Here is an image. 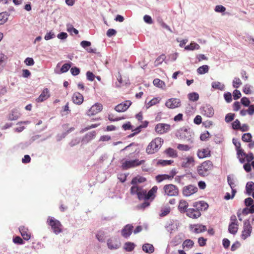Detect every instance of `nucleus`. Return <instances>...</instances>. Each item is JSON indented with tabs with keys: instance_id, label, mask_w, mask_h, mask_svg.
Returning <instances> with one entry per match:
<instances>
[{
	"instance_id": "nucleus-40",
	"label": "nucleus",
	"mask_w": 254,
	"mask_h": 254,
	"mask_svg": "<svg viewBox=\"0 0 254 254\" xmlns=\"http://www.w3.org/2000/svg\"><path fill=\"white\" fill-rule=\"evenodd\" d=\"M135 247V244L131 242H127L125 244L124 249L127 252H131Z\"/></svg>"
},
{
	"instance_id": "nucleus-9",
	"label": "nucleus",
	"mask_w": 254,
	"mask_h": 254,
	"mask_svg": "<svg viewBox=\"0 0 254 254\" xmlns=\"http://www.w3.org/2000/svg\"><path fill=\"white\" fill-rule=\"evenodd\" d=\"M197 190L198 189L196 187L190 185L184 187L183 189V193L185 196H190L196 192Z\"/></svg>"
},
{
	"instance_id": "nucleus-13",
	"label": "nucleus",
	"mask_w": 254,
	"mask_h": 254,
	"mask_svg": "<svg viewBox=\"0 0 254 254\" xmlns=\"http://www.w3.org/2000/svg\"><path fill=\"white\" fill-rule=\"evenodd\" d=\"M50 97V93L48 88H45L42 91L39 96L36 99L38 103L42 102Z\"/></svg>"
},
{
	"instance_id": "nucleus-51",
	"label": "nucleus",
	"mask_w": 254,
	"mask_h": 254,
	"mask_svg": "<svg viewBox=\"0 0 254 254\" xmlns=\"http://www.w3.org/2000/svg\"><path fill=\"white\" fill-rule=\"evenodd\" d=\"M173 162L172 160H159L157 164L161 165L162 166H167L169 165Z\"/></svg>"
},
{
	"instance_id": "nucleus-34",
	"label": "nucleus",
	"mask_w": 254,
	"mask_h": 254,
	"mask_svg": "<svg viewBox=\"0 0 254 254\" xmlns=\"http://www.w3.org/2000/svg\"><path fill=\"white\" fill-rule=\"evenodd\" d=\"M212 87L215 89L223 91L225 89V85L220 82L216 81L212 83Z\"/></svg>"
},
{
	"instance_id": "nucleus-22",
	"label": "nucleus",
	"mask_w": 254,
	"mask_h": 254,
	"mask_svg": "<svg viewBox=\"0 0 254 254\" xmlns=\"http://www.w3.org/2000/svg\"><path fill=\"white\" fill-rule=\"evenodd\" d=\"M72 101L74 103L80 105L83 101V97L80 93L76 92L72 96Z\"/></svg>"
},
{
	"instance_id": "nucleus-11",
	"label": "nucleus",
	"mask_w": 254,
	"mask_h": 254,
	"mask_svg": "<svg viewBox=\"0 0 254 254\" xmlns=\"http://www.w3.org/2000/svg\"><path fill=\"white\" fill-rule=\"evenodd\" d=\"M165 105L169 108L174 109L181 106V101L179 99L171 98L166 101Z\"/></svg>"
},
{
	"instance_id": "nucleus-37",
	"label": "nucleus",
	"mask_w": 254,
	"mask_h": 254,
	"mask_svg": "<svg viewBox=\"0 0 254 254\" xmlns=\"http://www.w3.org/2000/svg\"><path fill=\"white\" fill-rule=\"evenodd\" d=\"M189 99L192 102L196 101L199 99V95L196 92H191L188 95Z\"/></svg>"
},
{
	"instance_id": "nucleus-58",
	"label": "nucleus",
	"mask_w": 254,
	"mask_h": 254,
	"mask_svg": "<svg viewBox=\"0 0 254 254\" xmlns=\"http://www.w3.org/2000/svg\"><path fill=\"white\" fill-rule=\"evenodd\" d=\"M91 43L89 41H82L80 43V45L82 47L86 50L88 47L90 46Z\"/></svg>"
},
{
	"instance_id": "nucleus-23",
	"label": "nucleus",
	"mask_w": 254,
	"mask_h": 254,
	"mask_svg": "<svg viewBox=\"0 0 254 254\" xmlns=\"http://www.w3.org/2000/svg\"><path fill=\"white\" fill-rule=\"evenodd\" d=\"M19 232L23 238L25 240H28L30 238V234L28 233V229L24 226L19 228Z\"/></svg>"
},
{
	"instance_id": "nucleus-15",
	"label": "nucleus",
	"mask_w": 254,
	"mask_h": 254,
	"mask_svg": "<svg viewBox=\"0 0 254 254\" xmlns=\"http://www.w3.org/2000/svg\"><path fill=\"white\" fill-rule=\"evenodd\" d=\"M191 230L195 233H200L206 231L207 228L205 225L202 224H195L190 225Z\"/></svg>"
},
{
	"instance_id": "nucleus-28",
	"label": "nucleus",
	"mask_w": 254,
	"mask_h": 254,
	"mask_svg": "<svg viewBox=\"0 0 254 254\" xmlns=\"http://www.w3.org/2000/svg\"><path fill=\"white\" fill-rule=\"evenodd\" d=\"M7 57L2 53H0V72L3 70L6 63Z\"/></svg>"
},
{
	"instance_id": "nucleus-43",
	"label": "nucleus",
	"mask_w": 254,
	"mask_h": 254,
	"mask_svg": "<svg viewBox=\"0 0 254 254\" xmlns=\"http://www.w3.org/2000/svg\"><path fill=\"white\" fill-rule=\"evenodd\" d=\"M137 197L139 199H146V190H144L142 188H141V190L138 191V193H137Z\"/></svg>"
},
{
	"instance_id": "nucleus-35",
	"label": "nucleus",
	"mask_w": 254,
	"mask_h": 254,
	"mask_svg": "<svg viewBox=\"0 0 254 254\" xmlns=\"http://www.w3.org/2000/svg\"><path fill=\"white\" fill-rule=\"evenodd\" d=\"M20 117V113L16 111H12L9 115L8 119L10 121L17 120Z\"/></svg>"
},
{
	"instance_id": "nucleus-3",
	"label": "nucleus",
	"mask_w": 254,
	"mask_h": 254,
	"mask_svg": "<svg viewBox=\"0 0 254 254\" xmlns=\"http://www.w3.org/2000/svg\"><path fill=\"white\" fill-rule=\"evenodd\" d=\"M192 135L190 130L186 128H180L176 133V136L190 143L193 141Z\"/></svg>"
},
{
	"instance_id": "nucleus-20",
	"label": "nucleus",
	"mask_w": 254,
	"mask_h": 254,
	"mask_svg": "<svg viewBox=\"0 0 254 254\" xmlns=\"http://www.w3.org/2000/svg\"><path fill=\"white\" fill-rule=\"evenodd\" d=\"M133 226L131 225H127L122 231V235L125 238L128 237L132 232Z\"/></svg>"
},
{
	"instance_id": "nucleus-5",
	"label": "nucleus",
	"mask_w": 254,
	"mask_h": 254,
	"mask_svg": "<svg viewBox=\"0 0 254 254\" xmlns=\"http://www.w3.org/2000/svg\"><path fill=\"white\" fill-rule=\"evenodd\" d=\"M252 226L249 220H246L244 222L243 230L242 232L241 238L245 240L251 236L252 232Z\"/></svg>"
},
{
	"instance_id": "nucleus-63",
	"label": "nucleus",
	"mask_w": 254,
	"mask_h": 254,
	"mask_svg": "<svg viewBox=\"0 0 254 254\" xmlns=\"http://www.w3.org/2000/svg\"><path fill=\"white\" fill-rule=\"evenodd\" d=\"M233 128L234 129H238L240 128V122L238 120H236L232 124Z\"/></svg>"
},
{
	"instance_id": "nucleus-42",
	"label": "nucleus",
	"mask_w": 254,
	"mask_h": 254,
	"mask_svg": "<svg viewBox=\"0 0 254 254\" xmlns=\"http://www.w3.org/2000/svg\"><path fill=\"white\" fill-rule=\"evenodd\" d=\"M146 181V179L142 177H136L132 179L131 184L136 185L137 183H143Z\"/></svg>"
},
{
	"instance_id": "nucleus-62",
	"label": "nucleus",
	"mask_w": 254,
	"mask_h": 254,
	"mask_svg": "<svg viewBox=\"0 0 254 254\" xmlns=\"http://www.w3.org/2000/svg\"><path fill=\"white\" fill-rule=\"evenodd\" d=\"M55 37V34L54 33L51 31V32H49L48 33H47L45 37H44V39L46 40H50L51 39H53V38Z\"/></svg>"
},
{
	"instance_id": "nucleus-50",
	"label": "nucleus",
	"mask_w": 254,
	"mask_h": 254,
	"mask_svg": "<svg viewBox=\"0 0 254 254\" xmlns=\"http://www.w3.org/2000/svg\"><path fill=\"white\" fill-rule=\"evenodd\" d=\"M158 102H159L158 99L156 98H154L152 99V100H151L150 101H149L146 104V108L148 109L151 106L156 104Z\"/></svg>"
},
{
	"instance_id": "nucleus-4",
	"label": "nucleus",
	"mask_w": 254,
	"mask_h": 254,
	"mask_svg": "<svg viewBox=\"0 0 254 254\" xmlns=\"http://www.w3.org/2000/svg\"><path fill=\"white\" fill-rule=\"evenodd\" d=\"M48 222L55 234H58L62 231V225L59 220L54 217H49Z\"/></svg>"
},
{
	"instance_id": "nucleus-41",
	"label": "nucleus",
	"mask_w": 254,
	"mask_h": 254,
	"mask_svg": "<svg viewBox=\"0 0 254 254\" xmlns=\"http://www.w3.org/2000/svg\"><path fill=\"white\" fill-rule=\"evenodd\" d=\"M142 187L137 186L136 185H133L130 188V193L132 195L137 194L138 191L141 190Z\"/></svg>"
},
{
	"instance_id": "nucleus-26",
	"label": "nucleus",
	"mask_w": 254,
	"mask_h": 254,
	"mask_svg": "<svg viewBox=\"0 0 254 254\" xmlns=\"http://www.w3.org/2000/svg\"><path fill=\"white\" fill-rule=\"evenodd\" d=\"M210 155V151L208 149H202L197 152V156L199 158H204Z\"/></svg>"
},
{
	"instance_id": "nucleus-59",
	"label": "nucleus",
	"mask_w": 254,
	"mask_h": 254,
	"mask_svg": "<svg viewBox=\"0 0 254 254\" xmlns=\"http://www.w3.org/2000/svg\"><path fill=\"white\" fill-rule=\"evenodd\" d=\"M86 76L88 80L92 81L94 80L95 76V75L91 72L88 71L86 72Z\"/></svg>"
},
{
	"instance_id": "nucleus-21",
	"label": "nucleus",
	"mask_w": 254,
	"mask_h": 254,
	"mask_svg": "<svg viewBox=\"0 0 254 254\" xmlns=\"http://www.w3.org/2000/svg\"><path fill=\"white\" fill-rule=\"evenodd\" d=\"M193 206L195 207L199 211L206 210L208 207V204L203 201L196 202L193 203Z\"/></svg>"
},
{
	"instance_id": "nucleus-19",
	"label": "nucleus",
	"mask_w": 254,
	"mask_h": 254,
	"mask_svg": "<svg viewBox=\"0 0 254 254\" xmlns=\"http://www.w3.org/2000/svg\"><path fill=\"white\" fill-rule=\"evenodd\" d=\"M202 114L207 117H211L214 115L213 109L210 105H206L202 108Z\"/></svg>"
},
{
	"instance_id": "nucleus-46",
	"label": "nucleus",
	"mask_w": 254,
	"mask_h": 254,
	"mask_svg": "<svg viewBox=\"0 0 254 254\" xmlns=\"http://www.w3.org/2000/svg\"><path fill=\"white\" fill-rule=\"evenodd\" d=\"M153 83L155 86L159 88H162L165 85V83L163 81L158 78L154 79Z\"/></svg>"
},
{
	"instance_id": "nucleus-45",
	"label": "nucleus",
	"mask_w": 254,
	"mask_h": 254,
	"mask_svg": "<svg viewBox=\"0 0 254 254\" xmlns=\"http://www.w3.org/2000/svg\"><path fill=\"white\" fill-rule=\"evenodd\" d=\"M252 135L250 133H244L242 137V139L243 141L249 142L251 141Z\"/></svg>"
},
{
	"instance_id": "nucleus-17",
	"label": "nucleus",
	"mask_w": 254,
	"mask_h": 254,
	"mask_svg": "<svg viewBox=\"0 0 254 254\" xmlns=\"http://www.w3.org/2000/svg\"><path fill=\"white\" fill-rule=\"evenodd\" d=\"M227 182L233 191V195H235L237 192L235 189V187H236V179L233 176L228 175L227 176Z\"/></svg>"
},
{
	"instance_id": "nucleus-27",
	"label": "nucleus",
	"mask_w": 254,
	"mask_h": 254,
	"mask_svg": "<svg viewBox=\"0 0 254 254\" xmlns=\"http://www.w3.org/2000/svg\"><path fill=\"white\" fill-rule=\"evenodd\" d=\"M238 230V224L230 223L228 227L229 232L233 235L237 233Z\"/></svg>"
},
{
	"instance_id": "nucleus-55",
	"label": "nucleus",
	"mask_w": 254,
	"mask_h": 254,
	"mask_svg": "<svg viewBox=\"0 0 254 254\" xmlns=\"http://www.w3.org/2000/svg\"><path fill=\"white\" fill-rule=\"evenodd\" d=\"M235 114L232 113H229L226 115L225 121L227 123H229L232 121L234 119Z\"/></svg>"
},
{
	"instance_id": "nucleus-33",
	"label": "nucleus",
	"mask_w": 254,
	"mask_h": 254,
	"mask_svg": "<svg viewBox=\"0 0 254 254\" xmlns=\"http://www.w3.org/2000/svg\"><path fill=\"white\" fill-rule=\"evenodd\" d=\"M157 187L154 186L148 192H146V199H149L150 198H154V194L157 190Z\"/></svg>"
},
{
	"instance_id": "nucleus-47",
	"label": "nucleus",
	"mask_w": 254,
	"mask_h": 254,
	"mask_svg": "<svg viewBox=\"0 0 254 254\" xmlns=\"http://www.w3.org/2000/svg\"><path fill=\"white\" fill-rule=\"evenodd\" d=\"M166 58V56L165 55L163 54L160 56L159 57L157 58L156 61H155V65L158 66L165 60Z\"/></svg>"
},
{
	"instance_id": "nucleus-10",
	"label": "nucleus",
	"mask_w": 254,
	"mask_h": 254,
	"mask_svg": "<svg viewBox=\"0 0 254 254\" xmlns=\"http://www.w3.org/2000/svg\"><path fill=\"white\" fill-rule=\"evenodd\" d=\"M102 109V105L100 103H96L90 108L87 114L89 116H93L100 112Z\"/></svg>"
},
{
	"instance_id": "nucleus-31",
	"label": "nucleus",
	"mask_w": 254,
	"mask_h": 254,
	"mask_svg": "<svg viewBox=\"0 0 254 254\" xmlns=\"http://www.w3.org/2000/svg\"><path fill=\"white\" fill-rule=\"evenodd\" d=\"M193 162L194 160L192 157H188L184 159L182 165L184 167H189L190 165L193 164Z\"/></svg>"
},
{
	"instance_id": "nucleus-52",
	"label": "nucleus",
	"mask_w": 254,
	"mask_h": 254,
	"mask_svg": "<svg viewBox=\"0 0 254 254\" xmlns=\"http://www.w3.org/2000/svg\"><path fill=\"white\" fill-rule=\"evenodd\" d=\"M167 179H168V175H159L156 177V180L158 183Z\"/></svg>"
},
{
	"instance_id": "nucleus-16",
	"label": "nucleus",
	"mask_w": 254,
	"mask_h": 254,
	"mask_svg": "<svg viewBox=\"0 0 254 254\" xmlns=\"http://www.w3.org/2000/svg\"><path fill=\"white\" fill-rule=\"evenodd\" d=\"M107 245L109 249L115 250L120 247L121 243L116 239H110L108 241Z\"/></svg>"
},
{
	"instance_id": "nucleus-56",
	"label": "nucleus",
	"mask_w": 254,
	"mask_h": 254,
	"mask_svg": "<svg viewBox=\"0 0 254 254\" xmlns=\"http://www.w3.org/2000/svg\"><path fill=\"white\" fill-rule=\"evenodd\" d=\"M241 103L245 106L248 107L250 104V101L247 97H243L241 100Z\"/></svg>"
},
{
	"instance_id": "nucleus-2",
	"label": "nucleus",
	"mask_w": 254,
	"mask_h": 254,
	"mask_svg": "<svg viewBox=\"0 0 254 254\" xmlns=\"http://www.w3.org/2000/svg\"><path fill=\"white\" fill-rule=\"evenodd\" d=\"M213 168V164L210 161H206L202 163L197 167V173L199 175L205 177L208 176Z\"/></svg>"
},
{
	"instance_id": "nucleus-60",
	"label": "nucleus",
	"mask_w": 254,
	"mask_h": 254,
	"mask_svg": "<svg viewBox=\"0 0 254 254\" xmlns=\"http://www.w3.org/2000/svg\"><path fill=\"white\" fill-rule=\"evenodd\" d=\"M241 96V92L237 89H235L233 92V98L234 100H237L240 98Z\"/></svg>"
},
{
	"instance_id": "nucleus-24",
	"label": "nucleus",
	"mask_w": 254,
	"mask_h": 254,
	"mask_svg": "<svg viewBox=\"0 0 254 254\" xmlns=\"http://www.w3.org/2000/svg\"><path fill=\"white\" fill-rule=\"evenodd\" d=\"M188 207V203L185 200H181L178 206V209L181 213H183L186 212Z\"/></svg>"
},
{
	"instance_id": "nucleus-12",
	"label": "nucleus",
	"mask_w": 254,
	"mask_h": 254,
	"mask_svg": "<svg viewBox=\"0 0 254 254\" xmlns=\"http://www.w3.org/2000/svg\"><path fill=\"white\" fill-rule=\"evenodd\" d=\"M131 102L130 101H126L125 102L120 103L115 107V110L118 112L126 111L131 105Z\"/></svg>"
},
{
	"instance_id": "nucleus-39",
	"label": "nucleus",
	"mask_w": 254,
	"mask_h": 254,
	"mask_svg": "<svg viewBox=\"0 0 254 254\" xmlns=\"http://www.w3.org/2000/svg\"><path fill=\"white\" fill-rule=\"evenodd\" d=\"M170 207L168 206H165L162 207L161 209V213L159 215L161 217H164L168 214L170 212Z\"/></svg>"
},
{
	"instance_id": "nucleus-8",
	"label": "nucleus",
	"mask_w": 254,
	"mask_h": 254,
	"mask_svg": "<svg viewBox=\"0 0 254 254\" xmlns=\"http://www.w3.org/2000/svg\"><path fill=\"white\" fill-rule=\"evenodd\" d=\"M171 129V126L167 124L159 123L155 127V131L160 134L167 132Z\"/></svg>"
},
{
	"instance_id": "nucleus-36",
	"label": "nucleus",
	"mask_w": 254,
	"mask_h": 254,
	"mask_svg": "<svg viewBox=\"0 0 254 254\" xmlns=\"http://www.w3.org/2000/svg\"><path fill=\"white\" fill-rule=\"evenodd\" d=\"M209 67L207 65H203L197 69V72L200 74H203L208 72Z\"/></svg>"
},
{
	"instance_id": "nucleus-18",
	"label": "nucleus",
	"mask_w": 254,
	"mask_h": 254,
	"mask_svg": "<svg viewBox=\"0 0 254 254\" xmlns=\"http://www.w3.org/2000/svg\"><path fill=\"white\" fill-rule=\"evenodd\" d=\"M96 135L95 131H92L86 133L82 138L81 142L83 143H87L94 139Z\"/></svg>"
},
{
	"instance_id": "nucleus-1",
	"label": "nucleus",
	"mask_w": 254,
	"mask_h": 254,
	"mask_svg": "<svg viewBox=\"0 0 254 254\" xmlns=\"http://www.w3.org/2000/svg\"><path fill=\"white\" fill-rule=\"evenodd\" d=\"M163 141L161 137H156L153 139L146 147V153L148 154H152L157 152L162 146Z\"/></svg>"
},
{
	"instance_id": "nucleus-53",
	"label": "nucleus",
	"mask_w": 254,
	"mask_h": 254,
	"mask_svg": "<svg viewBox=\"0 0 254 254\" xmlns=\"http://www.w3.org/2000/svg\"><path fill=\"white\" fill-rule=\"evenodd\" d=\"M177 148L181 151H188L190 150V147L188 145L179 144L177 146Z\"/></svg>"
},
{
	"instance_id": "nucleus-61",
	"label": "nucleus",
	"mask_w": 254,
	"mask_h": 254,
	"mask_svg": "<svg viewBox=\"0 0 254 254\" xmlns=\"http://www.w3.org/2000/svg\"><path fill=\"white\" fill-rule=\"evenodd\" d=\"M224 97L227 102L230 103L232 101V95L231 93L227 92L225 93Z\"/></svg>"
},
{
	"instance_id": "nucleus-7",
	"label": "nucleus",
	"mask_w": 254,
	"mask_h": 254,
	"mask_svg": "<svg viewBox=\"0 0 254 254\" xmlns=\"http://www.w3.org/2000/svg\"><path fill=\"white\" fill-rule=\"evenodd\" d=\"M163 190L165 194L170 196H177L179 193L178 188L173 184L165 185Z\"/></svg>"
},
{
	"instance_id": "nucleus-6",
	"label": "nucleus",
	"mask_w": 254,
	"mask_h": 254,
	"mask_svg": "<svg viewBox=\"0 0 254 254\" xmlns=\"http://www.w3.org/2000/svg\"><path fill=\"white\" fill-rule=\"evenodd\" d=\"M145 162V160H139L138 159H134L131 160H126L122 163V167L123 169L127 170L130 168H133Z\"/></svg>"
},
{
	"instance_id": "nucleus-38",
	"label": "nucleus",
	"mask_w": 254,
	"mask_h": 254,
	"mask_svg": "<svg viewBox=\"0 0 254 254\" xmlns=\"http://www.w3.org/2000/svg\"><path fill=\"white\" fill-rule=\"evenodd\" d=\"M165 153L169 156L171 157H177V153L175 150L173 148H169L165 151Z\"/></svg>"
},
{
	"instance_id": "nucleus-30",
	"label": "nucleus",
	"mask_w": 254,
	"mask_h": 254,
	"mask_svg": "<svg viewBox=\"0 0 254 254\" xmlns=\"http://www.w3.org/2000/svg\"><path fill=\"white\" fill-rule=\"evenodd\" d=\"M236 150L238 158L239 159V161L241 163H243L245 161V158H243V157H244L246 153L244 152V150L241 148Z\"/></svg>"
},
{
	"instance_id": "nucleus-25",
	"label": "nucleus",
	"mask_w": 254,
	"mask_h": 254,
	"mask_svg": "<svg viewBox=\"0 0 254 254\" xmlns=\"http://www.w3.org/2000/svg\"><path fill=\"white\" fill-rule=\"evenodd\" d=\"M142 250L146 253L152 254L154 252V247L151 244L146 243L142 246Z\"/></svg>"
},
{
	"instance_id": "nucleus-14",
	"label": "nucleus",
	"mask_w": 254,
	"mask_h": 254,
	"mask_svg": "<svg viewBox=\"0 0 254 254\" xmlns=\"http://www.w3.org/2000/svg\"><path fill=\"white\" fill-rule=\"evenodd\" d=\"M186 214L188 217L193 219L197 218L201 215L200 211L196 208L188 209Z\"/></svg>"
},
{
	"instance_id": "nucleus-64",
	"label": "nucleus",
	"mask_w": 254,
	"mask_h": 254,
	"mask_svg": "<svg viewBox=\"0 0 254 254\" xmlns=\"http://www.w3.org/2000/svg\"><path fill=\"white\" fill-rule=\"evenodd\" d=\"M80 141V139L78 137L75 138L73 139H72L71 142H70L69 144L70 146L72 147L74 146L77 144H78Z\"/></svg>"
},
{
	"instance_id": "nucleus-49",
	"label": "nucleus",
	"mask_w": 254,
	"mask_h": 254,
	"mask_svg": "<svg viewBox=\"0 0 254 254\" xmlns=\"http://www.w3.org/2000/svg\"><path fill=\"white\" fill-rule=\"evenodd\" d=\"M74 129V128L73 127H70L68 130H67V131L61 134V135H58L57 136V140L60 141L62 138H64L68 133H69L70 132H71Z\"/></svg>"
},
{
	"instance_id": "nucleus-29",
	"label": "nucleus",
	"mask_w": 254,
	"mask_h": 254,
	"mask_svg": "<svg viewBox=\"0 0 254 254\" xmlns=\"http://www.w3.org/2000/svg\"><path fill=\"white\" fill-rule=\"evenodd\" d=\"M200 49V46L194 42H191L189 45H187L185 47V49L187 51H193Z\"/></svg>"
},
{
	"instance_id": "nucleus-54",
	"label": "nucleus",
	"mask_w": 254,
	"mask_h": 254,
	"mask_svg": "<svg viewBox=\"0 0 254 254\" xmlns=\"http://www.w3.org/2000/svg\"><path fill=\"white\" fill-rule=\"evenodd\" d=\"M71 67V65L69 64H64L61 68V72L64 73L67 72L70 67Z\"/></svg>"
},
{
	"instance_id": "nucleus-48",
	"label": "nucleus",
	"mask_w": 254,
	"mask_h": 254,
	"mask_svg": "<svg viewBox=\"0 0 254 254\" xmlns=\"http://www.w3.org/2000/svg\"><path fill=\"white\" fill-rule=\"evenodd\" d=\"M242 84L241 80L238 77L234 78L233 81V86L234 88H238Z\"/></svg>"
},
{
	"instance_id": "nucleus-32",
	"label": "nucleus",
	"mask_w": 254,
	"mask_h": 254,
	"mask_svg": "<svg viewBox=\"0 0 254 254\" xmlns=\"http://www.w3.org/2000/svg\"><path fill=\"white\" fill-rule=\"evenodd\" d=\"M246 190L247 193L250 195L253 191L254 190V183L253 182H249L247 183L246 186Z\"/></svg>"
},
{
	"instance_id": "nucleus-57",
	"label": "nucleus",
	"mask_w": 254,
	"mask_h": 254,
	"mask_svg": "<svg viewBox=\"0 0 254 254\" xmlns=\"http://www.w3.org/2000/svg\"><path fill=\"white\" fill-rule=\"evenodd\" d=\"M24 63L27 65L31 66L34 65V61L33 59L31 58H27L24 61Z\"/></svg>"
},
{
	"instance_id": "nucleus-44",
	"label": "nucleus",
	"mask_w": 254,
	"mask_h": 254,
	"mask_svg": "<svg viewBox=\"0 0 254 254\" xmlns=\"http://www.w3.org/2000/svg\"><path fill=\"white\" fill-rule=\"evenodd\" d=\"M194 245L193 241L190 239L186 240L183 243V247L188 248H191Z\"/></svg>"
}]
</instances>
